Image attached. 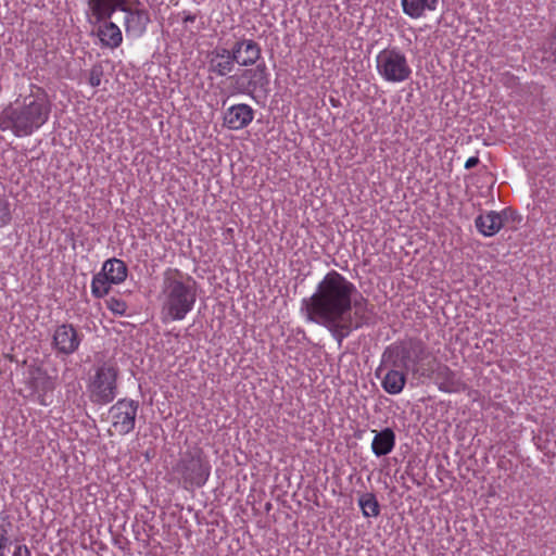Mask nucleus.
Segmentation results:
<instances>
[{
  "label": "nucleus",
  "mask_w": 556,
  "mask_h": 556,
  "mask_svg": "<svg viewBox=\"0 0 556 556\" xmlns=\"http://www.w3.org/2000/svg\"><path fill=\"white\" fill-rule=\"evenodd\" d=\"M366 306L356 287L336 270L326 274L315 292L301 302L306 319L327 328L339 342L362 326Z\"/></svg>",
  "instance_id": "1"
},
{
  "label": "nucleus",
  "mask_w": 556,
  "mask_h": 556,
  "mask_svg": "<svg viewBox=\"0 0 556 556\" xmlns=\"http://www.w3.org/2000/svg\"><path fill=\"white\" fill-rule=\"evenodd\" d=\"M51 103L48 96L38 90L15 101L0 113V128L16 137H27L40 129L49 119Z\"/></svg>",
  "instance_id": "2"
},
{
  "label": "nucleus",
  "mask_w": 556,
  "mask_h": 556,
  "mask_svg": "<svg viewBox=\"0 0 556 556\" xmlns=\"http://www.w3.org/2000/svg\"><path fill=\"white\" fill-rule=\"evenodd\" d=\"M197 281L177 268L163 273L160 293L161 315L164 321H179L193 309L197 302Z\"/></svg>",
  "instance_id": "3"
},
{
  "label": "nucleus",
  "mask_w": 556,
  "mask_h": 556,
  "mask_svg": "<svg viewBox=\"0 0 556 556\" xmlns=\"http://www.w3.org/2000/svg\"><path fill=\"white\" fill-rule=\"evenodd\" d=\"M427 349L419 340L409 339L388 346L382 353L381 366L377 369V376L382 367H401L412 369L416 374L425 375L418 365L427 357Z\"/></svg>",
  "instance_id": "4"
},
{
  "label": "nucleus",
  "mask_w": 556,
  "mask_h": 556,
  "mask_svg": "<svg viewBox=\"0 0 556 556\" xmlns=\"http://www.w3.org/2000/svg\"><path fill=\"white\" fill-rule=\"evenodd\" d=\"M377 74L387 83L401 84L412 76V67L406 54L397 47H388L375 58Z\"/></svg>",
  "instance_id": "5"
},
{
  "label": "nucleus",
  "mask_w": 556,
  "mask_h": 556,
  "mask_svg": "<svg viewBox=\"0 0 556 556\" xmlns=\"http://www.w3.org/2000/svg\"><path fill=\"white\" fill-rule=\"evenodd\" d=\"M118 369L104 364L96 369L87 384L90 401L99 405L111 403L117 395Z\"/></svg>",
  "instance_id": "6"
},
{
  "label": "nucleus",
  "mask_w": 556,
  "mask_h": 556,
  "mask_svg": "<svg viewBox=\"0 0 556 556\" xmlns=\"http://www.w3.org/2000/svg\"><path fill=\"white\" fill-rule=\"evenodd\" d=\"M176 471L182 476L185 483L202 486L210 477L211 466L200 453L186 454L177 464Z\"/></svg>",
  "instance_id": "7"
},
{
  "label": "nucleus",
  "mask_w": 556,
  "mask_h": 556,
  "mask_svg": "<svg viewBox=\"0 0 556 556\" xmlns=\"http://www.w3.org/2000/svg\"><path fill=\"white\" fill-rule=\"evenodd\" d=\"M110 418L115 432L128 434L135 428L138 403L132 400H119L110 408Z\"/></svg>",
  "instance_id": "8"
},
{
  "label": "nucleus",
  "mask_w": 556,
  "mask_h": 556,
  "mask_svg": "<svg viewBox=\"0 0 556 556\" xmlns=\"http://www.w3.org/2000/svg\"><path fill=\"white\" fill-rule=\"evenodd\" d=\"M81 342V334L71 324H62L58 326L52 334L53 349L64 355L75 353Z\"/></svg>",
  "instance_id": "9"
},
{
  "label": "nucleus",
  "mask_w": 556,
  "mask_h": 556,
  "mask_svg": "<svg viewBox=\"0 0 556 556\" xmlns=\"http://www.w3.org/2000/svg\"><path fill=\"white\" fill-rule=\"evenodd\" d=\"M235 62L240 66H251L261 59L262 50L253 39L242 38L235 42L231 49Z\"/></svg>",
  "instance_id": "10"
},
{
  "label": "nucleus",
  "mask_w": 556,
  "mask_h": 556,
  "mask_svg": "<svg viewBox=\"0 0 556 556\" xmlns=\"http://www.w3.org/2000/svg\"><path fill=\"white\" fill-rule=\"evenodd\" d=\"M254 118L253 109L244 103L235 104L225 112L224 124L231 130L247 127Z\"/></svg>",
  "instance_id": "11"
},
{
  "label": "nucleus",
  "mask_w": 556,
  "mask_h": 556,
  "mask_svg": "<svg viewBox=\"0 0 556 556\" xmlns=\"http://www.w3.org/2000/svg\"><path fill=\"white\" fill-rule=\"evenodd\" d=\"M507 214L508 212L506 210L501 212L489 211L484 214H480L476 218L475 225L481 235L492 237L503 228L507 220Z\"/></svg>",
  "instance_id": "12"
},
{
  "label": "nucleus",
  "mask_w": 556,
  "mask_h": 556,
  "mask_svg": "<svg viewBox=\"0 0 556 556\" xmlns=\"http://www.w3.org/2000/svg\"><path fill=\"white\" fill-rule=\"evenodd\" d=\"M126 0H88L89 21L100 23L110 18L117 10L126 11Z\"/></svg>",
  "instance_id": "13"
},
{
  "label": "nucleus",
  "mask_w": 556,
  "mask_h": 556,
  "mask_svg": "<svg viewBox=\"0 0 556 556\" xmlns=\"http://www.w3.org/2000/svg\"><path fill=\"white\" fill-rule=\"evenodd\" d=\"M235 59L231 50L215 48L208 54V72L217 76H227L235 68Z\"/></svg>",
  "instance_id": "14"
},
{
  "label": "nucleus",
  "mask_w": 556,
  "mask_h": 556,
  "mask_svg": "<svg viewBox=\"0 0 556 556\" xmlns=\"http://www.w3.org/2000/svg\"><path fill=\"white\" fill-rule=\"evenodd\" d=\"M434 380L440 391L445 393H457L464 391L466 383L462 378L446 365H439L433 371Z\"/></svg>",
  "instance_id": "15"
},
{
  "label": "nucleus",
  "mask_w": 556,
  "mask_h": 556,
  "mask_svg": "<svg viewBox=\"0 0 556 556\" xmlns=\"http://www.w3.org/2000/svg\"><path fill=\"white\" fill-rule=\"evenodd\" d=\"M239 79L243 81V90L248 93L265 90L269 83L266 65L263 63L254 68L244 70Z\"/></svg>",
  "instance_id": "16"
},
{
  "label": "nucleus",
  "mask_w": 556,
  "mask_h": 556,
  "mask_svg": "<svg viewBox=\"0 0 556 556\" xmlns=\"http://www.w3.org/2000/svg\"><path fill=\"white\" fill-rule=\"evenodd\" d=\"M439 0H401L403 13L413 20L426 17L437 10Z\"/></svg>",
  "instance_id": "17"
},
{
  "label": "nucleus",
  "mask_w": 556,
  "mask_h": 556,
  "mask_svg": "<svg viewBox=\"0 0 556 556\" xmlns=\"http://www.w3.org/2000/svg\"><path fill=\"white\" fill-rule=\"evenodd\" d=\"M124 12L126 13L125 28L127 35H131L134 37L142 36L147 29V25L150 22L148 12L144 10L131 11L128 9H126Z\"/></svg>",
  "instance_id": "18"
},
{
  "label": "nucleus",
  "mask_w": 556,
  "mask_h": 556,
  "mask_svg": "<svg viewBox=\"0 0 556 556\" xmlns=\"http://www.w3.org/2000/svg\"><path fill=\"white\" fill-rule=\"evenodd\" d=\"M375 433L371 442V452L375 456L381 457L390 454L395 446V433L391 428H384Z\"/></svg>",
  "instance_id": "19"
},
{
  "label": "nucleus",
  "mask_w": 556,
  "mask_h": 556,
  "mask_svg": "<svg viewBox=\"0 0 556 556\" xmlns=\"http://www.w3.org/2000/svg\"><path fill=\"white\" fill-rule=\"evenodd\" d=\"M387 370L382 378L381 384L383 390L389 394H399L405 387L406 376L400 367H384Z\"/></svg>",
  "instance_id": "20"
},
{
  "label": "nucleus",
  "mask_w": 556,
  "mask_h": 556,
  "mask_svg": "<svg viewBox=\"0 0 556 556\" xmlns=\"http://www.w3.org/2000/svg\"><path fill=\"white\" fill-rule=\"evenodd\" d=\"M98 36L101 43L111 49L119 47L123 41L122 31L113 22H104L100 25Z\"/></svg>",
  "instance_id": "21"
},
{
  "label": "nucleus",
  "mask_w": 556,
  "mask_h": 556,
  "mask_svg": "<svg viewBox=\"0 0 556 556\" xmlns=\"http://www.w3.org/2000/svg\"><path fill=\"white\" fill-rule=\"evenodd\" d=\"M101 273L108 277L109 281L118 285L126 279L127 267L123 261L110 258L103 263Z\"/></svg>",
  "instance_id": "22"
},
{
  "label": "nucleus",
  "mask_w": 556,
  "mask_h": 556,
  "mask_svg": "<svg viewBox=\"0 0 556 556\" xmlns=\"http://www.w3.org/2000/svg\"><path fill=\"white\" fill-rule=\"evenodd\" d=\"M358 505L364 517H377L380 514V506L374 493H363L358 498Z\"/></svg>",
  "instance_id": "23"
},
{
  "label": "nucleus",
  "mask_w": 556,
  "mask_h": 556,
  "mask_svg": "<svg viewBox=\"0 0 556 556\" xmlns=\"http://www.w3.org/2000/svg\"><path fill=\"white\" fill-rule=\"evenodd\" d=\"M113 282L101 271L93 276L91 281V293L94 298L101 299L106 295Z\"/></svg>",
  "instance_id": "24"
},
{
  "label": "nucleus",
  "mask_w": 556,
  "mask_h": 556,
  "mask_svg": "<svg viewBox=\"0 0 556 556\" xmlns=\"http://www.w3.org/2000/svg\"><path fill=\"white\" fill-rule=\"evenodd\" d=\"M106 307L114 314L118 316H124L127 313V303L115 296H111L106 300Z\"/></svg>",
  "instance_id": "25"
},
{
  "label": "nucleus",
  "mask_w": 556,
  "mask_h": 556,
  "mask_svg": "<svg viewBox=\"0 0 556 556\" xmlns=\"http://www.w3.org/2000/svg\"><path fill=\"white\" fill-rule=\"evenodd\" d=\"M11 220L10 204L7 199L0 197V227L8 225Z\"/></svg>",
  "instance_id": "26"
},
{
  "label": "nucleus",
  "mask_w": 556,
  "mask_h": 556,
  "mask_svg": "<svg viewBox=\"0 0 556 556\" xmlns=\"http://www.w3.org/2000/svg\"><path fill=\"white\" fill-rule=\"evenodd\" d=\"M103 72L100 66H93L89 72V85L98 87L101 85Z\"/></svg>",
  "instance_id": "27"
},
{
  "label": "nucleus",
  "mask_w": 556,
  "mask_h": 556,
  "mask_svg": "<svg viewBox=\"0 0 556 556\" xmlns=\"http://www.w3.org/2000/svg\"><path fill=\"white\" fill-rule=\"evenodd\" d=\"M8 526L9 523L0 526V556H4L8 546Z\"/></svg>",
  "instance_id": "28"
},
{
  "label": "nucleus",
  "mask_w": 556,
  "mask_h": 556,
  "mask_svg": "<svg viewBox=\"0 0 556 556\" xmlns=\"http://www.w3.org/2000/svg\"><path fill=\"white\" fill-rule=\"evenodd\" d=\"M12 556H30V552L26 545H17Z\"/></svg>",
  "instance_id": "29"
},
{
  "label": "nucleus",
  "mask_w": 556,
  "mask_h": 556,
  "mask_svg": "<svg viewBox=\"0 0 556 556\" xmlns=\"http://www.w3.org/2000/svg\"><path fill=\"white\" fill-rule=\"evenodd\" d=\"M42 387L46 391H52L54 389V382L50 377L42 378Z\"/></svg>",
  "instance_id": "30"
},
{
  "label": "nucleus",
  "mask_w": 556,
  "mask_h": 556,
  "mask_svg": "<svg viewBox=\"0 0 556 556\" xmlns=\"http://www.w3.org/2000/svg\"><path fill=\"white\" fill-rule=\"evenodd\" d=\"M182 22L187 25L188 23H193L197 18L195 14L191 12L184 11L182 13Z\"/></svg>",
  "instance_id": "31"
},
{
  "label": "nucleus",
  "mask_w": 556,
  "mask_h": 556,
  "mask_svg": "<svg viewBox=\"0 0 556 556\" xmlns=\"http://www.w3.org/2000/svg\"><path fill=\"white\" fill-rule=\"evenodd\" d=\"M478 164H479V157L478 156H470L466 161V163H465V168L466 169H470V168L475 167Z\"/></svg>",
  "instance_id": "32"
},
{
  "label": "nucleus",
  "mask_w": 556,
  "mask_h": 556,
  "mask_svg": "<svg viewBox=\"0 0 556 556\" xmlns=\"http://www.w3.org/2000/svg\"><path fill=\"white\" fill-rule=\"evenodd\" d=\"M38 402H39L41 405H45V406L49 405V402L47 401V399H46V396H45V395H43V396H39Z\"/></svg>",
  "instance_id": "33"
}]
</instances>
